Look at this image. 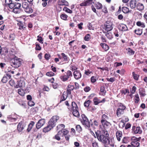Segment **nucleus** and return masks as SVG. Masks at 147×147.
Returning <instances> with one entry per match:
<instances>
[{"instance_id": "f257e3e1", "label": "nucleus", "mask_w": 147, "mask_h": 147, "mask_svg": "<svg viewBox=\"0 0 147 147\" xmlns=\"http://www.w3.org/2000/svg\"><path fill=\"white\" fill-rule=\"evenodd\" d=\"M90 133L95 138H97L98 140L104 144H109V135L107 131H103L101 132L99 130L96 131V136L93 131L90 130Z\"/></svg>"}, {"instance_id": "f03ea898", "label": "nucleus", "mask_w": 147, "mask_h": 147, "mask_svg": "<svg viewBox=\"0 0 147 147\" xmlns=\"http://www.w3.org/2000/svg\"><path fill=\"white\" fill-rule=\"evenodd\" d=\"M22 61V60L21 59L16 56L11 59L10 61L11 66L16 68L18 67L21 65Z\"/></svg>"}, {"instance_id": "7ed1b4c3", "label": "nucleus", "mask_w": 147, "mask_h": 147, "mask_svg": "<svg viewBox=\"0 0 147 147\" xmlns=\"http://www.w3.org/2000/svg\"><path fill=\"white\" fill-rule=\"evenodd\" d=\"M59 119V117L57 116H54L48 122V124L52 128L54 127L57 121Z\"/></svg>"}, {"instance_id": "20e7f679", "label": "nucleus", "mask_w": 147, "mask_h": 147, "mask_svg": "<svg viewBox=\"0 0 147 147\" xmlns=\"http://www.w3.org/2000/svg\"><path fill=\"white\" fill-rule=\"evenodd\" d=\"M81 116L82 119L81 122L82 124L88 128L90 127V124L87 117L84 114H82Z\"/></svg>"}, {"instance_id": "39448f33", "label": "nucleus", "mask_w": 147, "mask_h": 147, "mask_svg": "<svg viewBox=\"0 0 147 147\" xmlns=\"http://www.w3.org/2000/svg\"><path fill=\"white\" fill-rule=\"evenodd\" d=\"M105 29L107 32L111 30L113 28V23L109 21H107L105 23Z\"/></svg>"}, {"instance_id": "423d86ee", "label": "nucleus", "mask_w": 147, "mask_h": 147, "mask_svg": "<svg viewBox=\"0 0 147 147\" xmlns=\"http://www.w3.org/2000/svg\"><path fill=\"white\" fill-rule=\"evenodd\" d=\"M45 122V121L44 119H40L36 125V127L37 129H40L44 125Z\"/></svg>"}, {"instance_id": "0eeeda50", "label": "nucleus", "mask_w": 147, "mask_h": 147, "mask_svg": "<svg viewBox=\"0 0 147 147\" xmlns=\"http://www.w3.org/2000/svg\"><path fill=\"white\" fill-rule=\"evenodd\" d=\"M92 3H93V0H87L80 4L81 6H86L90 5Z\"/></svg>"}, {"instance_id": "6e6552de", "label": "nucleus", "mask_w": 147, "mask_h": 147, "mask_svg": "<svg viewBox=\"0 0 147 147\" xmlns=\"http://www.w3.org/2000/svg\"><path fill=\"white\" fill-rule=\"evenodd\" d=\"M25 126V125L22 121L19 123L17 126V130L18 131L20 132L22 131Z\"/></svg>"}, {"instance_id": "1a4fd4ad", "label": "nucleus", "mask_w": 147, "mask_h": 147, "mask_svg": "<svg viewBox=\"0 0 147 147\" xmlns=\"http://www.w3.org/2000/svg\"><path fill=\"white\" fill-rule=\"evenodd\" d=\"M25 86V82L22 80H20L18 81L17 84L15 87L16 88H19L24 87Z\"/></svg>"}, {"instance_id": "9d476101", "label": "nucleus", "mask_w": 147, "mask_h": 147, "mask_svg": "<svg viewBox=\"0 0 147 147\" xmlns=\"http://www.w3.org/2000/svg\"><path fill=\"white\" fill-rule=\"evenodd\" d=\"M11 76L9 74H7L6 76H4L2 79L1 81L3 83H6L8 80L11 78Z\"/></svg>"}, {"instance_id": "9b49d317", "label": "nucleus", "mask_w": 147, "mask_h": 147, "mask_svg": "<svg viewBox=\"0 0 147 147\" xmlns=\"http://www.w3.org/2000/svg\"><path fill=\"white\" fill-rule=\"evenodd\" d=\"M137 4L136 0H131L129 2V5L131 9H133L136 7Z\"/></svg>"}, {"instance_id": "f8f14e48", "label": "nucleus", "mask_w": 147, "mask_h": 147, "mask_svg": "<svg viewBox=\"0 0 147 147\" xmlns=\"http://www.w3.org/2000/svg\"><path fill=\"white\" fill-rule=\"evenodd\" d=\"M74 76L76 79H78L81 77V73L78 71H75L74 72Z\"/></svg>"}, {"instance_id": "ddd939ff", "label": "nucleus", "mask_w": 147, "mask_h": 147, "mask_svg": "<svg viewBox=\"0 0 147 147\" xmlns=\"http://www.w3.org/2000/svg\"><path fill=\"white\" fill-rule=\"evenodd\" d=\"M58 5H65V6H68V3L65 0H59L58 1Z\"/></svg>"}, {"instance_id": "4468645a", "label": "nucleus", "mask_w": 147, "mask_h": 147, "mask_svg": "<svg viewBox=\"0 0 147 147\" xmlns=\"http://www.w3.org/2000/svg\"><path fill=\"white\" fill-rule=\"evenodd\" d=\"M68 109L70 111L72 112L73 110L78 109V107L76 104L75 102H73L71 103V107L70 109Z\"/></svg>"}, {"instance_id": "2eb2a0df", "label": "nucleus", "mask_w": 147, "mask_h": 147, "mask_svg": "<svg viewBox=\"0 0 147 147\" xmlns=\"http://www.w3.org/2000/svg\"><path fill=\"white\" fill-rule=\"evenodd\" d=\"M62 130L61 129V130L59 131L57 134L55 136V138L58 140H59L61 139L60 136H62Z\"/></svg>"}, {"instance_id": "dca6fc26", "label": "nucleus", "mask_w": 147, "mask_h": 147, "mask_svg": "<svg viewBox=\"0 0 147 147\" xmlns=\"http://www.w3.org/2000/svg\"><path fill=\"white\" fill-rule=\"evenodd\" d=\"M116 114L118 117H119L121 115L124 113V111L120 108H118L116 111Z\"/></svg>"}, {"instance_id": "f3484780", "label": "nucleus", "mask_w": 147, "mask_h": 147, "mask_svg": "<svg viewBox=\"0 0 147 147\" xmlns=\"http://www.w3.org/2000/svg\"><path fill=\"white\" fill-rule=\"evenodd\" d=\"M142 29L138 28L134 30L135 33L138 35H141L142 33Z\"/></svg>"}, {"instance_id": "a211bd4d", "label": "nucleus", "mask_w": 147, "mask_h": 147, "mask_svg": "<svg viewBox=\"0 0 147 147\" xmlns=\"http://www.w3.org/2000/svg\"><path fill=\"white\" fill-rule=\"evenodd\" d=\"M78 109H77L76 110L75 109L74 110H73L72 111L73 115L74 116L77 117H78L80 115L79 111H78Z\"/></svg>"}, {"instance_id": "6ab92c4d", "label": "nucleus", "mask_w": 147, "mask_h": 147, "mask_svg": "<svg viewBox=\"0 0 147 147\" xmlns=\"http://www.w3.org/2000/svg\"><path fill=\"white\" fill-rule=\"evenodd\" d=\"M137 9L139 11H142L144 9V6L143 5L140 3H139L137 4L136 6Z\"/></svg>"}, {"instance_id": "aec40b11", "label": "nucleus", "mask_w": 147, "mask_h": 147, "mask_svg": "<svg viewBox=\"0 0 147 147\" xmlns=\"http://www.w3.org/2000/svg\"><path fill=\"white\" fill-rule=\"evenodd\" d=\"M116 136L117 140L119 141L120 140V137H121L122 135V132L120 131H117L116 134Z\"/></svg>"}, {"instance_id": "412c9836", "label": "nucleus", "mask_w": 147, "mask_h": 147, "mask_svg": "<svg viewBox=\"0 0 147 147\" xmlns=\"http://www.w3.org/2000/svg\"><path fill=\"white\" fill-rule=\"evenodd\" d=\"M35 124L34 122L33 121H31L30 123L28 125V128L27 129V130L28 132H29L31 129L32 128L33 126Z\"/></svg>"}, {"instance_id": "4be33fe9", "label": "nucleus", "mask_w": 147, "mask_h": 147, "mask_svg": "<svg viewBox=\"0 0 147 147\" xmlns=\"http://www.w3.org/2000/svg\"><path fill=\"white\" fill-rule=\"evenodd\" d=\"M131 145L134 147H138L140 146V143L138 141H132L131 143Z\"/></svg>"}, {"instance_id": "5701e85b", "label": "nucleus", "mask_w": 147, "mask_h": 147, "mask_svg": "<svg viewBox=\"0 0 147 147\" xmlns=\"http://www.w3.org/2000/svg\"><path fill=\"white\" fill-rule=\"evenodd\" d=\"M100 45L105 51H107L109 49V47L105 43H101L100 44Z\"/></svg>"}, {"instance_id": "b1692460", "label": "nucleus", "mask_w": 147, "mask_h": 147, "mask_svg": "<svg viewBox=\"0 0 147 147\" xmlns=\"http://www.w3.org/2000/svg\"><path fill=\"white\" fill-rule=\"evenodd\" d=\"M53 128L48 124L47 126L44 127L43 130V132L46 133L50 131Z\"/></svg>"}, {"instance_id": "393cba45", "label": "nucleus", "mask_w": 147, "mask_h": 147, "mask_svg": "<svg viewBox=\"0 0 147 147\" xmlns=\"http://www.w3.org/2000/svg\"><path fill=\"white\" fill-rule=\"evenodd\" d=\"M139 94L140 95L142 96H144L146 95L145 89L142 88H140L139 90Z\"/></svg>"}, {"instance_id": "a878e982", "label": "nucleus", "mask_w": 147, "mask_h": 147, "mask_svg": "<svg viewBox=\"0 0 147 147\" xmlns=\"http://www.w3.org/2000/svg\"><path fill=\"white\" fill-rule=\"evenodd\" d=\"M93 101L94 104L95 105H97L100 103L103 102V100H100L96 97L94 98Z\"/></svg>"}, {"instance_id": "bb28decb", "label": "nucleus", "mask_w": 147, "mask_h": 147, "mask_svg": "<svg viewBox=\"0 0 147 147\" xmlns=\"http://www.w3.org/2000/svg\"><path fill=\"white\" fill-rule=\"evenodd\" d=\"M94 5L96 8L98 9H100L102 8V4L99 2H96Z\"/></svg>"}, {"instance_id": "cd10ccee", "label": "nucleus", "mask_w": 147, "mask_h": 147, "mask_svg": "<svg viewBox=\"0 0 147 147\" xmlns=\"http://www.w3.org/2000/svg\"><path fill=\"white\" fill-rule=\"evenodd\" d=\"M101 121L102 125H103L104 127H105L106 126H108L109 123L107 121V120H101Z\"/></svg>"}, {"instance_id": "c85d7f7f", "label": "nucleus", "mask_w": 147, "mask_h": 147, "mask_svg": "<svg viewBox=\"0 0 147 147\" xmlns=\"http://www.w3.org/2000/svg\"><path fill=\"white\" fill-rule=\"evenodd\" d=\"M142 132L141 128L140 127H137L136 128V129L134 130L135 134H141Z\"/></svg>"}, {"instance_id": "c756f323", "label": "nucleus", "mask_w": 147, "mask_h": 147, "mask_svg": "<svg viewBox=\"0 0 147 147\" xmlns=\"http://www.w3.org/2000/svg\"><path fill=\"white\" fill-rule=\"evenodd\" d=\"M8 49L7 48H2L0 53L5 55H6L8 53Z\"/></svg>"}, {"instance_id": "7c9ffc66", "label": "nucleus", "mask_w": 147, "mask_h": 147, "mask_svg": "<svg viewBox=\"0 0 147 147\" xmlns=\"http://www.w3.org/2000/svg\"><path fill=\"white\" fill-rule=\"evenodd\" d=\"M122 11L125 13H127L130 12L128 8L126 7H123L122 8Z\"/></svg>"}, {"instance_id": "2f4dec72", "label": "nucleus", "mask_w": 147, "mask_h": 147, "mask_svg": "<svg viewBox=\"0 0 147 147\" xmlns=\"http://www.w3.org/2000/svg\"><path fill=\"white\" fill-rule=\"evenodd\" d=\"M128 51V53L130 55H132L134 54L135 52L130 48H128L127 49Z\"/></svg>"}, {"instance_id": "473e14b6", "label": "nucleus", "mask_w": 147, "mask_h": 147, "mask_svg": "<svg viewBox=\"0 0 147 147\" xmlns=\"http://www.w3.org/2000/svg\"><path fill=\"white\" fill-rule=\"evenodd\" d=\"M120 27L122 28L121 31H125L128 30V28L125 25L122 24L121 25Z\"/></svg>"}, {"instance_id": "72a5a7b5", "label": "nucleus", "mask_w": 147, "mask_h": 147, "mask_svg": "<svg viewBox=\"0 0 147 147\" xmlns=\"http://www.w3.org/2000/svg\"><path fill=\"white\" fill-rule=\"evenodd\" d=\"M68 16L65 14H62L60 16L61 18L64 20H66Z\"/></svg>"}, {"instance_id": "f704fd0d", "label": "nucleus", "mask_w": 147, "mask_h": 147, "mask_svg": "<svg viewBox=\"0 0 147 147\" xmlns=\"http://www.w3.org/2000/svg\"><path fill=\"white\" fill-rule=\"evenodd\" d=\"M25 11L26 12L29 13H31L33 12L32 9L29 7L25 9Z\"/></svg>"}, {"instance_id": "c9c22d12", "label": "nucleus", "mask_w": 147, "mask_h": 147, "mask_svg": "<svg viewBox=\"0 0 147 147\" xmlns=\"http://www.w3.org/2000/svg\"><path fill=\"white\" fill-rule=\"evenodd\" d=\"M91 102V101L90 100H86L84 103V106L86 107H88L90 104Z\"/></svg>"}, {"instance_id": "e433bc0d", "label": "nucleus", "mask_w": 147, "mask_h": 147, "mask_svg": "<svg viewBox=\"0 0 147 147\" xmlns=\"http://www.w3.org/2000/svg\"><path fill=\"white\" fill-rule=\"evenodd\" d=\"M18 93L21 95L23 96L24 95V90L22 89H19L18 90Z\"/></svg>"}, {"instance_id": "4c0bfd02", "label": "nucleus", "mask_w": 147, "mask_h": 147, "mask_svg": "<svg viewBox=\"0 0 147 147\" xmlns=\"http://www.w3.org/2000/svg\"><path fill=\"white\" fill-rule=\"evenodd\" d=\"M91 38L90 35L89 34H86L84 37V40L85 41H88Z\"/></svg>"}, {"instance_id": "58836bf2", "label": "nucleus", "mask_w": 147, "mask_h": 147, "mask_svg": "<svg viewBox=\"0 0 147 147\" xmlns=\"http://www.w3.org/2000/svg\"><path fill=\"white\" fill-rule=\"evenodd\" d=\"M136 25L139 26H141L142 28H144L145 27V25L144 24L143 22H138L136 23Z\"/></svg>"}, {"instance_id": "ea45409f", "label": "nucleus", "mask_w": 147, "mask_h": 147, "mask_svg": "<svg viewBox=\"0 0 147 147\" xmlns=\"http://www.w3.org/2000/svg\"><path fill=\"white\" fill-rule=\"evenodd\" d=\"M105 36L109 39H111L113 38V35L111 32H108L105 34Z\"/></svg>"}, {"instance_id": "a19ab883", "label": "nucleus", "mask_w": 147, "mask_h": 147, "mask_svg": "<svg viewBox=\"0 0 147 147\" xmlns=\"http://www.w3.org/2000/svg\"><path fill=\"white\" fill-rule=\"evenodd\" d=\"M63 10L69 13H72V11L71 10L66 7H64L63 8Z\"/></svg>"}, {"instance_id": "79ce46f5", "label": "nucleus", "mask_w": 147, "mask_h": 147, "mask_svg": "<svg viewBox=\"0 0 147 147\" xmlns=\"http://www.w3.org/2000/svg\"><path fill=\"white\" fill-rule=\"evenodd\" d=\"M66 76L68 78L72 76V74L71 72L69 71L68 70L66 73Z\"/></svg>"}, {"instance_id": "37998d69", "label": "nucleus", "mask_w": 147, "mask_h": 147, "mask_svg": "<svg viewBox=\"0 0 147 147\" xmlns=\"http://www.w3.org/2000/svg\"><path fill=\"white\" fill-rule=\"evenodd\" d=\"M140 100L139 95L138 94H136L135 96V102L136 103H138Z\"/></svg>"}, {"instance_id": "c03bdc74", "label": "nucleus", "mask_w": 147, "mask_h": 147, "mask_svg": "<svg viewBox=\"0 0 147 147\" xmlns=\"http://www.w3.org/2000/svg\"><path fill=\"white\" fill-rule=\"evenodd\" d=\"M60 78L61 80L63 82H65L67 80L68 78L66 76V75L61 76L60 77Z\"/></svg>"}, {"instance_id": "a18cd8bd", "label": "nucleus", "mask_w": 147, "mask_h": 147, "mask_svg": "<svg viewBox=\"0 0 147 147\" xmlns=\"http://www.w3.org/2000/svg\"><path fill=\"white\" fill-rule=\"evenodd\" d=\"M15 35L13 34L10 35L9 38L10 40H13L15 39Z\"/></svg>"}, {"instance_id": "49530a36", "label": "nucleus", "mask_w": 147, "mask_h": 147, "mask_svg": "<svg viewBox=\"0 0 147 147\" xmlns=\"http://www.w3.org/2000/svg\"><path fill=\"white\" fill-rule=\"evenodd\" d=\"M15 3L13 2V1L11 2V3L8 5V6L9 8L13 9L15 7Z\"/></svg>"}, {"instance_id": "de8ad7c7", "label": "nucleus", "mask_w": 147, "mask_h": 147, "mask_svg": "<svg viewBox=\"0 0 147 147\" xmlns=\"http://www.w3.org/2000/svg\"><path fill=\"white\" fill-rule=\"evenodd\" d=\"M22 6L23 8L25 9L28 7V4L26 2H24L22 4Z\"/></svg>"}, {"instance_id": "09e8293b", "label": "nucleus", "mask_w": 147, "mask_h": 147, "mask_svg": "<svg viewBox=\"0 0 147 147\" xmlns=\"http://www.w3.org/2000/svg\"><path fill=\"white\" fill-rule=\"evenodd\" d=\"M76 129L77 131L80 132L82 130V127L79 125H77L76 126Z\"/></svg>"}, {"instance_id": "8fccbe9b", "label": "nucleus", "mask_w": 147, "mask_h": 147, "mask_svg": "<svg viewBox=\"0 0 147 147\" xmlns=\"http://www.w3.org/2000/svg\"><path fill=\"white\" fill-rule=\"evenodd\" d=\"M14 8L20 9L21 6V4L17 2H15Z\"/></svg>"}, {"instance_id": "3c124183", "label": "nucleus", "mask_w": 147, "mask_h": 147, "mask_svg": "<svg viewBox=\"0 0 147 147\" xmlns=\"http://www.w3.org/2000/svg\"><path fill=\"white\" fill-rule=\"evenodd\" d=\"M51 57L49 53H46L45 55V58L46 60H49Z\"/></svg>"}, {"instance_id": "603ef678", "label": "nucleus", "mask_w": 147, "mask_h": 147, "mask_svg": "<svg viewBox=\"0 0 147 147\" xmlns=\"http://www.w3.org/2000/svg\"><path fill=\"white\" fill-rule=\"evenodd\" d=\"M13 11L16 13H19L20 11V9L18 8H14L13 9Z\"/></svg>"}, {"instance_id": "864d4df0", "label": "nucleus", "mask_w": 147, "mask_h": 147, "mask_svg": "<svg viewBox=\"0 0 147 147\" xmlns=\"http://www.w3.org/2000/svg\"><path fill=\"white\" fill-rule=\"evenodd\" d=\"M37 38H38L37 40L40 43L42 44L43 43V39L42 37L40 36H38Z\"/></svg>"}, {"instance_id": "5fc2aeb1", "label": "nucleus", "mask_w": 147, "mask_h": 147, "mask_svg": "<svg viewBox=\"0 0 147 147\" xmlns=\"http://www.w3.org/2000/svg\"><path fill=\"white\" fill-rule=\"evenodd\" d=\"M106 80L108 81L111 82H113L115 81V78L114 77L111 78H107Z\"/></svg>"}, {"instance_id": "6e6d98bb", "label": "nucleus", "mask_w": 147, "mask_h": 147, "mask_svg": "<svg viewBox=\"0 0 147 147\" xmlns=\"http://www.w3.org/2000/svg\"><path fill=\"white\" fill-rule=\"evenodd\" d=\"M61 55L62 56L63 58L64 59V61H67V56L63 53H62Z\"/></svg>"}, {"instance_id": "4d7b16f0", "label": "nucleus", "mask_w": 147, "mask_h": 147, "mask_svg": "<svg viewBox=\"0 0 147 147\" xmlns=\"http://www.w3.org/2000/svg\"><path fill=\"white\" fill-rule=\"evenodd\" d=\"M119 108H120V109H122L124 111V110L125 109L126 107H125L123 105V104L122 103H120L119 104Z\"/></svg>"}, {"instance_id": "13d9d810", "label": "nucleus", "mask_w": 147, "mask_h": 147, "mask_svg": "<svg viewBox=\"0 0 147 147\" xmlns=\"http://www.w3.org/2000/svg\"><path fill=\"white\" fill-rule=\"evenodd\" d=\"M12 0H5V5L6 6H8L11 3V2H12Z\"/></svg>"}, {"instance_id": "bf43d9fd", "label": "nucleus", "mask_w": 147, "mask_h": 147, "mask_svg": "<svg viewBox=\"0 0 147 147\" xmlns=\"http://www.w3.org/2000/svg\"><path fill=\"white\" fill-rule=\"evenodd\" d=\"M109 118L105 114L102 115V119L106 120L108 119Z\"/></svg>"}, {"instance_id": "052dcab7", "label": "nucleus", "mask_w": 147, "mask_h": 147, "mask_svg": "<svg viewBox=\"0 0 147 147\" xmlns=\"http://www.w3.org/2000/svg\"><path fill=\"white\" fill-rule=\"evenodd\" d=\"M41 48L40 46L39 45L37 44H36V47L35 49L36 50H41Z\"/></svg>"}, {"instance_id": "680f3d73", "label": "nucleus", "mask_w": 147, "mask_h": 147, "mask_svg": "<svg viewBox=\"0 0 147 147\" xmlns=\"http://www.w3.org/2000/svg\"><path fill=\"white\" fill-rule=\"evenodd\" d=\"M9 84L12 86H15V83L14 81L13 80H11L9 82Z\"/></svg>"}, {"instance_id": "e2e57ef3", "label": "nucleus", "mask_w": 147, "mask_h": 147, "mask_svg": "<svg viewBox=\"0 0 147 147\" xmlns=\"http://www.w3.org/2000/svg\"><path fill=\"white\" fill-rule=\"evenodd\" d=\"M46 75L49 76H52L54 75V73L52 71L46 73Z\"/></svg>"}, {"instance_id": "0e129e2a", "label": "nucleus", "mask_w": 147, "mask_h": 147, "mask_svg": "<svg viewBox=\"0 0 147 147\" xmlns=\"http://www.w3.org/2000/svg\"><path fill=\"white\" fill-rule=\"evenodd\" d=\"M88 27L89 30H94V28L92 27V24L90 23H89L88 25Z\"/></svg>"}, {"instance_id": "69168bd1", "label": "nucleus", "mask_w": 147, "mask_h": 147, "mask_svg": "<svg viewBox=\"0 0 147 147\" xmlns=\"http://www.w3.org/2000/svg\"><path fill=\"white\" fill-rule=\"evenodd\" d=\"M132 74L134 78L136 80H138L139 76L135 74L134 72H132Z\"/></svg>"}, {"instance_id": "338daca9", "label": "nucleus", "mask_w": 147, "mask_h": 147, "mask_svg": "<svg viewBox=\"0 0 147 147\" xmlns=\"http://www.w3.org/2000/svg\"><path fill=\"white\" fill-rule=\"evenodd\" d=\"M121 93L122 94H123L125 95L126 94V93H129V90L128 89H124V90H122L121 91Z\"/></svg>"}, {"instance_id": "774afa93", "label": "nucleus", "mask_w": 147, "mask_h": 147, "mask_svg": "<svg viewBox=\"0 0 147 147\" xmlns=\"http://www.w3.org/2000/svg\"><path fill=\"white\" fill-rule=\"evenodd\" d=\"M96 77L94 76H92L91 78V81L92 83H94L96 81Z\"/></svg>"}]
</instances>
